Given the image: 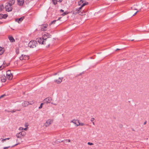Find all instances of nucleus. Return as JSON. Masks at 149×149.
<instances>
[{"mask_svg": "<svg viewBox=\"0 0 149 149\" xmlns=\"http://www.w3.org/2000/svg\"><path fill=\"white\" fill-rule=\"evenodd\" d=\"M86 5V4H83L82 6H80L78 8H76L73 11V14L76 15L79 14L80 15H82L85 14L86 12L84 10H83V7Z\"/></svg>", "mask_w": 149, "mask_h": 149, "instance_id": "f257e3e1", "label": "nucleus"}, {"mask_svg": "<svg viewBox=\"0 0 149 149\" xmlns=\"http://www.w3.org/2000/svg\"><path fill=\"white\" fill-rule=\"evenodd\" d=\"M37 45V43L36 42V41L34 40H31L29 43L28 46L31 48H34Z\"/></svg>", "mask_w": 149, "mask_h": 149, "instance_id": "f03ea898", "label": "nucleus"}, {"mask_svg": "<svg viewBox=\"0 0 149 149\" xmlns=\"http://www.w3.org/2000/svg\"><path fill=\"white\" fill-rule=\"evenodd\" d=\"M51 35L49 34L48 33L45 32L42 34V38L43 40H45L46 41L47 40V39L51 38Z\"/></svg>", "mask_w": 149, "mask_h": 149, "instance_id": "7ed1b4c3", "label": "nucleus"}, {"mask_svg": "<svg viewBox=\"0 0 149 149\" xmlns=\"http://www.w3.org/2000/svg\"><path fill=\"white\" fill-rule=\"evenodd\" d=\"M25 134V132L24 131H22L17 134H16V136L17 138L22 139L23 137H24Z\"/></svg>", "mask_w": 149, "mask_h": 149, "instance_id": "20e7f679", "label": "nucleus"}, {"mask_svg": "<svg viewBox=\"0 0 149 149\" xmlns=\"http://www.w3.org/2000/svg\"><path fill=\"white\" fill-rule=\"evenodd\" d=\"M36 41L37 42L40 44H41L45 45L46 43V41L45 40H43L42 38H37Z\"/></svg>", "mask_w": 149, "mask_h": 149, "instance_id": "39448f33", "label": "nucleus"}, {"mask_svg": "<svg viewBox=\"0 0 149 149\" xmlns=\"http://www.w3.org/2000/svg\"><path fill=\"white\" fill-rule=\"evenodd\" d=\"M5 8L6 10L8 12L11 11L13 9L12 6L8 3H6V5L5 6Z\"/></svg>", "mask_w": 149, "mask_h": 149, "instance_id": "423d86ee", "label": "nucleus"}, {"mask_svg": "<svg viewBox=\"0 0 149 149\" xmlns=\"http://www.w3.org/2000/svg\"><path fill=\"white\" fill-rule=\"evenodd\" d=\"M53 121V120L52 119H48L47 120L46 122V123L45 124V126L46 127H47V126H49L51 124Z\"/></svg>", "mask_w": 149, "mask_h": 149, "instance_id": "0eeeda50", "label": "nucleus"}, {"mask_svg": "<svg viewBox=\"0 0 149 149\" xmlns=\"http://www.w3.org/2000/svg\"><path fill=\"white\" fill-rule=\"evenodd\" d=\"M52 100V98L51 97H48L46 98L44 100V102L47 104L50 103Z\"/></svg>", "mask_w": 149, "mask_h": 149, "instance_id": "6e6552de", "label": "nucleus"}, {"mask_svg": "<svg viewBox=\"0 0 149 149\" xmlns=\"http://www.w3.org/2000/svg\"><path fill=\"white\" fill-rule=\"evenodd\" d=\"M84 1L83 0H80L79 1H78V4L79 6H82V5L83 4H86V5H87L88 4V2L84 3Z\"/></svg>", "mask_w": 149, "mask_h": 149, "instance_id": "1a4fd4ad", "label": "nucleus"}, {"mask_svg": "<svg viewBox=\"0 0 149 149\" xmlns=\"http://www.w3.org/2000/svg\"><path fill=\"white\" fill-rule=\"evenodd\" d=\"M47 24H44L42 25L41 26V31H45L46 30V28L47 27Z\"/></svg>", "mask_w": 149, "mask_h": 149, "instance_id": "9d476101", "label": "nucleus"}, {"mask_svg": "<svg viewBox=\"0 0 149 149\" xmlns=\"http://www.w3.org/2000/svg\"><path fill=\"white\" fill-rule=\"evenodd\" d=\"M1 81L2 82H5L6 80V77L5 75H1L0 77Z\"/></svg>", "mask_w": 149, "mask_h": 149, "instance_id": "9b49d317", "label": "nucleus"}, {"mask_svg": "<svg viewBox=\"0 0 149 149\" xmlns=\"http://www.w3.org/2000/svg\"><path fill=\"white\" fill-rule=\"evenodd\" d=\"M17 4L19 6H22L23 5L24 3V0H17Z\"/></svg>", "mask_w": 149, "mask_h": 149, "instance_id": "f8f14e48", "label": "nucleus"}, {"mask_svg": "<svg viewBox=\"0 0 149 149\" xmlns=\"http://www.w3.org/2000/svg\"><path fill=\"white\" fill-rule=\"evenodd\" d=\"M63 79V77H59L58 79H55L54 81L55 82L57 83V84H59L62 82Z\"/></svg>", "mask_w": 149, "mask_h": 149, "instance_id": "ddd939ff", "label": "nucleus"}, {"mask_svg": "<svg viewBox=\"0 0 149 149\" xmlns=\"http://www.w3.org/2000/svg\"><path fill=\"white\" fill-rule=\"evenodd\" d=\"M24 18V17H22L19 18L15 19V21L19 23L22 22V21L23 20Z\"/></svg>", "mask_w": 149, "mask_h": 149, "instance_id": "4468645a", "label": "nucleus"}, {"mask_svg": "<svg viewBox=\"0 0 149 149\" xmlns=\"http://www.w3.org/2000/svg\"><path fill=\"white\" fill-rule=\"evenodd\" d=\"M29 104V102L27 101H24L22 103V106L24 107L27 106Z\"/></svg>", "mask_w": 149, "mask_h": 149, "instance_id": "2eb2a0df", "label": "nucleus"}, {"mask_svg": "<svg viewBox=\"0 0 149 149\" xmlns=\"http://www.w3.org/2000/svg\"><path fill=\"white\" fill-rule=\"evenodd\" d=\"M70 122L72 123H74V124H75L76 125V126L77 127L78 126H79V124L78 125L77 124V123H79V122L78 120H73L71 121Z\"/></svg>", "mask_w": 149, "mask_h": 149, "instance_id": "dca6fc26", "label": "nucleus"}, {"mask_svg": "<svg viewBox=\"0 0 149 149\" xmlns=\"http://www.w3.org/2000/svg\"><path fill=\"white\" fill-rule=\"evenodd\" d=\"M15 0H9V2L7 3L12 6V5L15 3Z\"/></svg>", "mask_w": 149, "mask_h": 149, "instance_id": "f3484780", "label": "nucleus"}, {"mask_svg": "<svg viewBox=\"0 0 149 149\" xmlns=\"http://www.w3.org/2000/svg\"><path fill=\"white\" fill-rule=\"evenodd\" d=\"M4 51V48L0 47V55H1L3 54Z\"/></svg>", "mask_w": 149, "mask_h": 149, "instance_id": "a211bd4d", "label": "nucleus"}, {"mask_svg": "<svg viewBox=\"0 0 149 149\" xmlns=\"http://www.w3.org/2000/svg\"><path fill=\"white\" fill-rule=\"evenodd\" d=\"M7 78L9 80H11L12 79L13 77V75L12 74H9L8 75H6Z\"/></svg>", "mask_w": 149, "mask_h": 149, "instance_id": "6ab92c4d", "label": "nucleus"}, {"mask_svg": "<svg viewBox=\"0 0 149 149\" xmlns=\"http://www.w3.org/2000/svg\"><path fill=\"white\" fill-rule=\"evenodd\" d=\"M8 38L11 42H15V40L12 36H9Z\"/></svg>", "mask_w": 149, "mask_h": 149, "instance_id": "aec40b11", "label": "nucleus"}, {"mask_svg": "<svg viewBox=\"0 0 149 149\" xmlns=\"http://www.w3.org/2000/svg\"><path fill=\"white\" fill-rule=\"evenodd\" d=\"M3 16V18L6 19L8 17V15L6 14H0V16Z\"/></svg>", "mask_w": 149, "mask_h": 149, "instance_id": "412c9836", "label": "nucleus"}, {"mask_svg": "<svg viewBox=\"0 0 149 149\" xmlns=\"http://www.w3.org/2000/svg\"><path fill=\"white\" fill-rule=\"evenodd\" d=\"M23 58L24 60L28 59H29V57L27 55H26L23 54Z\"/></svg>", "mask_w": 149, "mask_h": 149, "instance_id": "4be33fe9", "label": "nucleus"}, {"mask_svg": "<svg viewBox=\"0 0 149 149\" xmlns=\"http://www.w3.org/2000/svg\"><path fill=\"white\" fill-rule=\"evenodd\" d=\"M61 18V17H59L58 19L57 20H53V21H52L51 22V23H50V24H54L55 23L56 21H57L58 20H59Z\"/></svg>", "mask_w": 149, "mask_h": 149, "instance_id": "5701e85b", "label": "nucleus"}, {"mask_svg": "<svg viewBox=\"0 0 149 149\" xmlns=\"http://www.w3.org/2000/svg\"><path fill=\"white\" fill-rule=\"evenodd\" d=\"M12 74L11 72V71L10 70H8L6 72V75H9V74Z\"/></svg>", "mask_w": 149, "mask_h": 149, "instance_id": "b1692460", "label": "nucleus"}, {"mask_svg": "<svg viewBox=\"0 0 149 149\" xmlns=\"http://www.w3.org/2000/svg\"><path fill=\"white\" fill-rule=\"evenodd\" d=\"M3 64L4 65H4V66H5V67H6V66H9L10 65V63L6 64V62H5V61H4L3 62Z\"/></svg>", "mask_w": 149, "mask_h": 149, "instance_id": "393cba45", "label": "nucleus"}, {"mask_svg": "<svg viewBox=\"0 0 149 149\" xmlns=\"http://www.w3.org/2000/svg\"><path fill=\"white\" fill-rule=\"evenodd\" d=\"M53 3L54 4L56 5L57 3V0H52Z\"/></svg>", "mask_w": 149, "mask_h": 149, "instance_id": "a878e982", "label": "nucleus"}, {"mask_svg": "<svg viewBox=\"0 0 149 149\" xmlns=\"http://www.w3.org/2000/svg\"><path fill=\"white\" fill-rule=\"evenodd\" d=\"M19 59L21 60H24L23 58V54L21 56L19 57Z\"/></svg>", "mask_w": 149, "mask_h": 149, "instance_id": "bb28decb", "label": "nucleus"}, {"mask_svg": "<svg viewBox=\"0 0 149 149\" xmlns=\"http://www.w3.org/2000/svg\"><path fill=\"white\" fill-rule=\"evenodd\" d=\"M47 40L46 41V44L48 45H50V42H49V40L48 39H47Z\"/></svg>", "mask_w": 149, "mask_h": 149, "instance_id": "cd10ccee", "label": "nucleus"}, {"mask_svg": "<svg viewBox=\"0 0 149 149\" xmlns=\"http://www.w3.org/2000/svg\"><path fill=\"white\" fill-rule=\"evenodd\" d=\"M3 8V5H0V11H1L2 10Z\"/></svg>", "mask_w": 149, "mask_h": 149, "instance_id": "c85d7f7f", "label": "nucleus"}, {"mask_svg": "<svg viewBox=\"0 0 149 149\" xmlns=\"http://www.w3.org/2000/svg\"><path fill=\"white\" fill-rule=\"evenodd\" d=\"M20 109H19V110H13L12 111H11V112L12 113H13V112H16V111H20Z\"/></svg>", "mask_w": 149, "mask_h": 149, "instance_id": "c756f323", "label": "nucleus"}, {"mask_svg": "<svg viewBox=\"0 0 149 149\" xmlns=\"http://www.w3.org/2000/svg\"><path fill=\"white\" fill-rule=\"evenodd\" d=\"M34 103V102L33 101H30L29 102V104L32 105Z\"/></svg>", "mask_w": 149, "mask_h": 149, "instance_id": "7c9ffc66", "label": "nucleus"}, {"mask_svg": "<svg viewBox=\"0 0 149 149\" xmlns=\"http://www.w3.org/2000/svg\"><path fill=\"white\" fill-rule=\"evenodd\" d=\"M5 67L4 65H1L0 66V70H2L3 68Z\"/></svg>", "mask_w": 149, "mask_h": 149, "instance_id": "2f4dec72", "label": "nucleus"}, {"mask_svg": "<svg viewBox=\"0 0 149 149\" xmlns=\"http://www.w3.org/2000/svg\"><path fill=\"white\" fill-rule=\"evenodd\" d=\"M84 72H83L81 73H80V74H77V75H76V77H78L79 76H80V75H81L82 74H84Z\"/></svg>", "mask_w": 149, "mask_h": 149, "instance_id": "473e14b6", "label": "nucleus"}, {"mask_svg": "<svg viewBox=\"0 0 149 149\" xmlns=\"http://www.w3.org/2000/svg\"><path fill=\"white\" fill-rule=\"evenodd\" d=\"M43 104H44L43 103H41V104H40V106L39 107V109H40L42 108V106Z\"/></svg>", "mask_w": 149, "mask_h": 149, "instance_id": "72a5a7b5", "label": "nucleus"}, {"mask_svg": "<svg viewBox=\"0 0 149 149\" xmlns=\"http://www.w3.org/2000/svg\"><path fill=\"white\" fill-rule=\"evenodd\" d=\"M79 125H80L82 126H83L84 125V124L83 123H80L79 122Z\"/></svg>", "mask_w": 149, "mask_h": 149, "instance_id": "f704fd0d", "label": "nucleus"}, {"mask_svg": "<svg viewBox=\"0 0 149 149\" xmlns=\"http://www.w3.org/2000/svg\"><path fill=\"white\" fill-rule=\"evenodd\" d=\"M65 142H70V139H65Z\"/></svg>", "mask_w": 149, "mask_h": 149, "instance_id": "c9c22d12", "label": "nucleus"}, {"mask_svg": "<svg viewBox=\"0 0 149 149\" xmlns=\"http://www.w3.org/2000/svg\"><path fill=\"white\" fill-rule=\"evenodd\" d=\"M88 145H93V144L92 143H90V142H88Z\"/></svg>", "mask_w": 149, "mask_h": 149, "instance_id": "e433bc0d", "label": "nucleus"}, {"mask_svg": "<svg viewBox=\"0 0 149 149\" xmlns=\"http://www.w3.org/2000/svg\"><path fill=\"white\" fill-rule=\"evenodd\" d=\"M6 141V139H2L1 142L2 143H3L4 141Z\"/></svg>", "mask_w": 149, "mask_h": 149, "instance_id": "4c0bfd02", "label": "nucleus"}, {"mask_svg": "<svg viewBox=\"0 0 149 149\" xmlns=\"http://www.w3.org/2000/svg\"><path fill=\"white\" fill-rule=\"evenodd\" d=\"M67 14V13L66 12H65L64 13H63L62 14V15L63 16H64L65 15H66Z\"/></svg>", "mask_w": 149, "mask_h": 149, "instance_id": "58836bf2", "label": "nucleus"}, {"mask_svg": "<svg viewBox=\"0 0 149 149\" xmlns=\"http://www.w3.org/2000/svg\"><path fill=\"white\" fill-rule=\"evenodd\" d=\"M94 120V118H92L91 119V121H92V122H93Z\"/></svg>", "mask_w": 149, "mask_h": 149, "instance_id": "ea45409f", "label": "nucleus"}, {"mask_svg": "<svg viewBox=\"0 0 149 149\" xmlns=\"http://www.w3.org/2000/svg\"><path fill=\"white\" fill-rule=\"evenodd\" d=\"M10 146H9L8 147H4L3 148V149H6L8 148H10Z\"/></svg>", "mask_w": 149, "mask_h": 149, "instance_id": "a19ab883", "label": "nucleus"}, {"mask_svg": "<svg viewBox=\"0 0 149 149\" xmlns=\"http://www.w3.org/2000/svg\"><path fill=\"white\" fill-rule=\"evenodd\" d=\"M16 53L18 54L19 53V50L18 49H16Z\"/></svg>", "mask_w": 149, "mask_h": 149, "instance_id": "79ce46f5", "label": "nucleus"}, {"mask_svg": "<svg viewBox=\"0 0 149 149\" xmlns=\"http://www.w3.org/2000/svg\"><path fill=\"white\" fill-rule=\"evenodd\" d=\"M19 144V143H17V144H15V145H14V146H13L12 147H14V146H16L17 145H18Z\"/></svg>", "mask_w": 149, "mask_h": 149, "instance_id": "37998d69", "label": "nucleus"}, {"mask_svg": "<svg viewBox=\"0 0 149 149\" xmlns=\"http://www.w3.org/2000/svg\"><path fill=\"white\" fill-rule=\"evenodd\" d=\"M19 129L20 130H23V128L22 127H20Z\"/></svg>", "mask_w": 149, "mask_h": 149, "instance_id": "c03bdc74", "label": "nucleus"}, {"mask_svg": "<svg viewBox=\"0 0 149 149\" xmlns=\"http://www.w3.org/2000/svg\"><path fill=\"white\" fill-rule=\"evenodd\" d=\"M5 95H1L0 97V98H1L2 97H3V96H5Z\"/></svg>", "mask_w": 149, "mask_h": 149, "instance_id": "a18cd8bd", "label": "nucleus"}, {"mask_svg": "<svg viewBox=\"0 0 149 149\" xmlns=\"http://www.w3.org/2000/svg\"><path fill=\"white\" fill-rule=\"evenodd\" d=\"M138 11H136V13H134V14L133 15V16H134V15H135L136 14V13H137L138 12Z\"/></svg>", "mask_w": 149, "mask_h": 149, "instance_id": "49530a36", "label": "nucleus"}, {"mask_svg": "<svg viewBox=\"0 0 149 149\" xmlns=\"http://www.w3.org/2000/svg\"><path fill=\"white\" fill-rule=\"evenodd\" d=\"M146 123H147V121H145V122H144V123H143V125H146Z\"/></svg>", "mask_w": 149, "mask_h": 149, "instance_id": "de8ad7c7", "label": "nucleus"}, {"mask_svg": "<svg viewBox=\"0 0 149 149\" xmlns=\"http://www.w3.org/2000/svg\"><path fill=\"white\" fill-rule=\"evenodd\" d=\"M27 130V128H23V130Z\"/></svg>", "mask_w": 149, "mask_h": 149, "instance_id": "09e8293b", "label": "nucleus"}, {"mask_svg": "<svg viewBox=\"0 0 149 149\" xmlns=\"http://www.w3.org/2000/svg\"><path fill=\"white\" fill-rule=\"evenodd\" d=\"M58 0V1L60 2H61L63 1V0Z\"/></svg>", "mask_w": 149, "mask_h": 149, "instance_id": "8fccbe9b", "label": "nucleus"}, {"mask_svg": "<svg viewBox=\"0 0 149 149\" xmlns=\"http://www.w3.org/2000/svg\"><path fill=\"white\" fill-rule=\"evenodd\" d=\"M61 142H65V140H62V141H61Z\"/></svg>", "mask_w": 149, "mask_h": 149, "instance_id": "3c124183", "label": "nucleus"}, {"mask_svg": "<svg viewBox=\"0 0 149 149\" xmlns=\"http://www.w3.org/2000/svg\"><path fill=\"white\" fill-rule=\"evenodd\" d=\"M51 104H54V105H57V104H54V103H53L52 102V103H51Z\"/></svg>", "mask_w": 149, "mask_h": 149, "instance_id": "603ef678", "label": "nucleus"}, {"mask_svg": "<svg viewBox=\"0 0 149 149\" xmlns=\"http://www.w3.org/2000/svg\"><path fill=\"white\" fill-rule=\"evenodd\" d=\"M120 49H116V51H117V50H120Z\"/></svg>", "mask_w": 149, "mask_h": 149, "instance_id": "864d4df0", "label": "nucleus"}, {"mask_svg": "<svg viewBox=\"0 0 149 149\" xmlns=\"http://www.w3.org/2000/svg\"><path fill=\"white\" fill-rule=\"evenodd\" d=\"M6 140H9V139H10V138H6Z\"/></svg>", "mask_w": 149, "mask_h": 149, "instance_id": "5fc2aeb1", "label": "nucleus"}, {"mask_svg": "<svg viewBox=\"0 0 149 149\" xmlns=\"http://www.w3.org/2000/svg\"><path fill=\"white\" fill-rule=\"evenodd\" d=\"M60 11H61V12H63V11H64V10H62V9H61V10H60Z\"/></svg>", "mask_w": 149, "mask_h": 149, "instance_id": "6e6d98bb", "label": "nucleus"}, {"mask_svg": "<svg viewBox=\"0 0 149 149\" xmlns=\"http://www.w3.org/2000/svg\"><path fill=\"white\" fill-rule=\"evenodd\" d=\"M7 111L8 112H11V111Z\"/></svg>", "mask_w": 149, "mask_h": 149, "instance_id": "4d7b16f0", "label": "nucleus"}, {"mask_svg": "<svg viewBox=\"0 0 149 149\" xmlns=\"http://www.w3.org/2000/svg\"><path fill=\"white\" fill-rule=\"evenodd\" d=\"M92 123H93V125H95L94 123L93 122H92Z\"/></svg>", "mask_w": 149, "mask_h": 149, "instance_id": "13d9d810", "label": "nucleus"}, {"mask_svg": "<svg viewBox=\"0 0 149 149\" xmlns=\"http://www.w3.org/2000/svg\"><path fill=\"white\" fill-rule=\"evenodd\" d=\"M57 74V73H55V74H54L55 75H56Z\"/></svg>", "mask_w": 149, "mask_h": 149, "instance_id": "bf43d9fd", "label": "nucleus"}, {"mask_svg": "<svg viewBox=\"0 0 149 149\" xmlns=\"http://www.w3.org/2000/svg\"><path fill=\"white\" fill-rule=\"evenodd\" d=\"M134 40V39H132V40H131V41H133Z\"/></svg>", "mask_w": 149, "mask_h": 149, "instance_id": "052dcab7", "label": "nucleus"}, {"mask_svg": "<svg viewBox=\"0 0 149 149\" xmlns=\"http://www.w3.org/2000/svg\"><path fill=\"white\" fill-rule=\"evenodd\" d=\"M90 58H91V59H93V57H91Z\"/></svg>", "mask_w": 149, "mask_h": 149, "instance_id": "680f3d73", "label": "nucleus"}]
</instances>
